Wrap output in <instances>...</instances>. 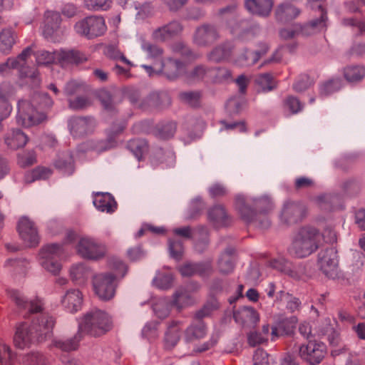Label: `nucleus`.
Returning a JSON list of instances; mask_svg holds the SVG:
<instances>
[{
  "instance_id": "a19ab883",
  "label": "nucleus",
  "mask_w": 365,
  "mask_h": 365,
  "mask_svg": "<svg viewBox=\"0 0 365 365\" xmlns=\"http://www.w3.org/2000/svg\"><path fill=\"white\" fill-rule=\"evenodd\" d=\"M1 365H15L16 355L6 344H0Z\"/></svg>"
},
{
  "instance_id": "6ab92c4d",
  "label": "nucleus",
  "mask_w": 365,
  "mask_h": 365,
  "mask_svg": "<svg viewBox=\"0 0 365 365\" xmlns=\"http://www.w3.org/2000/svg\"><path fill=\"white\" fill-rule=\"evenodd\" d=\"M245 8L252 14L261 16H268L273 6L272 0H245Z\"/></svg>"
},
{
  "instance_id": "9d476101",
  "label": "nucleus",
  "mask_w": 365,
  "mask_h": 365,
  "mask_svg": "<svg viewBox=\"0 0 365 365\" xmlns=\"http://www.w3.org/2000/svg\"><path fill=\"white\" fill-rule=\"evenodd\" d=\"M11 298L20 309L28 310L30 313H41V319H38V321L40 322L38 324L33 322L32 323H30L31 324H35L36 326L39 324H45L46 319H43L42 323V319L46 316L51 317L54 320L53 317L49 316L48 314L42 313L44 304L41 299L36 297L34 299L28 302L25 300L24 297L19 292L16 291H12L11 292Z\"/></svg>"
},
{
  "instance_id": "8fccbe9b",
  "label": "nucleus",
  "mask_w": 365,
  "mask_h": 365,
  "mask_svg": "<svg viewBox=\"0 0 365 365\" xmlns=\"http://www.w3.org/2000/svg\"><path fill=\"white\" fill-rule=\"evenodd\" d=\"M169 248L171 256L176 259H180L183 253L182 242L180 240H170Z\"/></svg>"
},
{
  "instance_id": "aec40b11",
  "label": "nucleus",
  "mask_w": 365,
  "mask_h": 365,
  "mask_svg": "<svg viewBox=\"0 0 365 365\" xmlns=\"http://www.w3.org/2000/svg\"><path fill=\"white\" fill-rule=\"evenodd\" d=\"M61 21V16L58 12L50 11L46 12L43 34L46 38H53L59 29Z\"/></svg>"
},
{
  "instance_id": "f3484780",
  "label": "nucleus",
  "mask_w": 365,
  "mask_h": 365,
  "mask_svg": "<svg viewBox=\"0 0 365 365\" xmlns=\"http://www.w3.org/2000/svg\"><path fill=\"white\" fill-rule=\"evenodd\" d=\"M207 334V327L201 319H195L184 332V338L187 342L200 340Z\"/></svg>"
},
{
  "instance_id": "f704fd0d",
  "label": "nucleus",
  "mask_w": 365,
  "mask_h": 365,
  "mask_svg": "<svg viewBox=\"0 0 365 365\" xmlns=\"http://www.w3.org/2000/svg\"><path fill=\"white\" fill-rule=\"evenodd\" d=\"M219 307L217 300L215 297H212L200 309L195 313L194 319L202 320L203 318L210 317L214 311L219 309Z\"/></svg>"
},
{
  "instance_id": "f8f14e48",
  "label": "nucleus",
  "mask_w": 365,
  "mask_h": 365,
  "mask_svg": "<svg viewBox=\"0 0 365 365\" xmlns=\"http://www.w3.org/2000/svg\"><path fill=\"white\" fill-rule=\"evenodd\" d=\"M20 237L28 247H36L39 243L38 230L34 223L27 217H21L17 226Z\"/></svg>"
},
{
  "instance_id": "0e129e2a",
  "label": "nucleus",
  "mask_w": 365,
  "mask_h": 365,
  "mask_svg": "<svg viewBox=\"0 0 365 365\" xmlns=\"http://www.w3.org/2000/svg\"><path fill=\"white\" fill-rule=\"evenodd\" d=\"M86 272V269L81 264L73 265L70 271L71 276L74 280H78L84 277Z\"/></svg>"
},
{
  "instance_id": "c9c22d12",
  "label": "nucleus",
  "mask_w": 365,
  "mask_h": 365,
  "mask_svg": "<svg viewBox=\"0 0 365 365\" xmlns=\"http://www.w3.org/2000/svg\"><path fill=\"white\" fill-rule=\"evenodd\" d=\"M299 11L291 4H284L279 5L276 11V16L280 21H288L297 17Z\"/></svg>"
},
{
  "instance_id": "bb28decb",
  "label": "nucleus",
  "mask_w": 365,
  "mask_h": 365,
  "mask_svg": "<svg viewBox=\"0 0 365 365\" xmlns=\"http://www.w3.org/2000/svg\"><path fill=\"white\" fill-rule=\"evenodd\" d=\"M95 121L91 118H77L71 123V130L76 135H84L91 132Z\"/></svg>"
},
{
  "instance_id": "412c9836",
  "label": "nucleus",
  "mask_w": 365,
  "mask_h": 365,
  "mask_svg": "<svg viewBox=\"0 0 365 365\" xmlns=\"http://www.w3.org/2000/svg\"><path fill=\"white\" fill-rule=\"evenodd\" d=\"M208 219L216 227L227 226L232 223V218L221 205L215 206L209 210Z\"/></svg>"
},
{
  "instance_id": "69168bd1",
  "label": "nucleus",
  "mask_w": 365,
  "mask_h": 365,
  "mask_svg": "<svg viewBox=\"0 0 365 365\" xmlns=\"http://www.w3.org/2000/svg\"><path fill=\"white\" fill-rule=\"evenodd\" d=\"M33 173L35 175L36 180H39L49 178L51 175V171L50 169L44 167H36L33 170Z\"/></svg>"
},
{
  "instance_id": "9b49d317",
  "label": "nucleus",
  "mask_w": 365,
  "mask_h": 365,
  "mask_svg": "<svg viewBox=\"0 0 365 365\" xmlns=\"http://www.w3.org/2000/svg\"><path fill=\"white\" fill-rule=\"evenodd\" d=\"M78 253L86 259H97L102 257L106 252L105 247L97 243L94 240L82 237L79 240L77 247Z\"/></svg>"
},
{
  "instance_id": "e433bc0d",
  "label": "nucleus",
  "mask_w": 365,
  "mask_h": 365,
  "mask_svg": "<svg viewBox=\"0 0 365 365\" xmlns=\"http://www.w3.org/2000/svg\"><path fill=\"white\" fill-rule=\"evenodd\" d=\"M234 261L235 257L232 250H229L224 252L221 255L218 262V267L220 272L228 274L232 272L234 269Z\"/></svg>"
},
{
  "instance_id": "f03ea898",
  "label": "nucleus",
  "mask_w": 365,
  "mask_h": 365,
  "mask_svg": "<svg viewBox=\"0 0 365 365\" xmlns=\"http://www.w3.org/2000/svg\"><path fill=\"white\" fill-rule=\"evenodd\" d=\"M45 324H31L28 322L21 323L17 328L14 336V346L24 349L35 343H42L50 338L55 320L48 316L43 317Z\"/></svg>"
},
{
  "instance_id": "4c0bfd02",
  "label": "nucleus",
  "mask_w": 365,
  "mask_h": 365,
  "mask_svg": "<svg viewBox=\"0 0 365 365\" xmlns=\"http://www.w3.org/2000/svg\"><path fill=\"white\" fill-rule=\"evenodd\" d=\"M58 51L48 52L45 50H40L34 53L36 56V61L38 65H49L51 63L58 64V58L57 56Z\"/></svg>"
},
{
  "instance_id": "a211bd4d",
  "label": "nucleus",
  "mask_w": 365,
  "mask_h": 365,
  "mask_svg": "<svg viewBox=\"0 0 365 365\" xmlns=\"http://www.w3.org/2000/svg\"><path fill=\"white\" fill-rule=\"evenodd\" d=\"M259 50L254 52L245 51L237 59L238 64L241 66H251L255 65L262 56L267 53L269 48L266 43H259Z\"/></svg>"
},
{
  "instance_id": "09e8293b",
  "label": "nucleus",
  "mask_w": 365,
  "mask_h": 365,
  "mask_svg": "<svg viewBox=\"0 0 365 365\" xmlns=\"http://www.w3.org/2000/svg\"><path fill=\"white\" fill-rule=\"evenodd\" d=\"M312 80L307 74L300 75L294 83L293 88L297 92H302L307 89L312 84Z\"/></svg>"
},
{
  "instance_id": "13d9d810",
  "label": "nucleus",
  "mask_w": 365,
  "mask_h": 365,
  "mask_svg": "<svg viewBox=\"0 0 365 365\" xmlns=\"http://www.w3.org/2000/svg\"><path fill=\"white\" fill-rule=\"evenodd\" d=\"M272 266L284 273L291 271V264L283 258L274 259L272 261Z\"/></svg>"
},
{
  "instance_id": "e2e57ef3",
  "label": "nucleus",
  "mask_w": 365,
  "mask_h": 365,
  "mask_svg": "<svg viewBox=\"0 0 365 365\" xmlns=\"http://www.w3.org/2000/svg\"><path fill=\"white\" fill-rule=\"evenodd\" d=\"M168 26H164L160 27L156 30H155L153 33V38L156 41H163L169 38L173 37L171 34L168 33L166 30Z\"/></svg>"
},
{
  "instance_id": "72a5a7b5",
  "label": "nucleus",
  "mask_w": 365,
  "mask_h": 365,
  "mask_svg": "<svg viewBox=\"0 0 365 365\" xmlns=\"http://www.w3.org/2000/svg\"><path fill=\"white\" fill-rule=\"evenodd\" d=\"M235 207L241 219L247 223L253 222L257 215V213L245 203L243 198H237L236 200Z\"/></svg>"
},
{
  "instance_id": "7ed1b4c3",
  "label": "nucleus",
  "mask_w": 365,
  "mask_h": 365,
  "mask_svg": "<svg viewBox=\"0 0 365 365\" xmlns=\"http://www.w3.org/2000/svg\"><path fill=\"white\" fill-rule=\"evenodd\" d=\"M112 273L96 274L93 279V289L96 294L103 300H109L113 297L116 287V280L123 278L127 272V266L118 259L113 260L110 264Z\"/></svg>"
},
{
  "instance_id": "c756f323",
  "label": "nucleus",
  "mask_w": 365,
  "mask_h": 365,
  "mask_svg": "<svg viewBox=\"0 0 365 365\" xmlns=\"http://www.w3.org/2000/svg\"><path fill=\"white\" fill-rule=\"evenodd\" d=\"M344 77L349 83H358L365 77V66L362 65H349L344 68Z\"/></svg>"
},
{
  "instance_id": "5fc2aeb1",
  "label": "nucleus",
  "mask_w": 365,
  "mask_h": 365,
  "mask_svg": "<svg viewBox=\"0 0 365 365\" xmlns=\"http://www.w3.org/2000/svg\"><path fill=\"white\" fill-rule=\"evenodd\" d=\"M284 105L292 113H296L302 110L301 102L295 97L288 96L284 101Z\"/></svg>"
},
{
  "instance_id": "338daca9",
  "label": "nucleus",
  "mask_w": 365,
  "mask_h": 365,
  "mask_svg": "<svg viewBox=\"0 0 365 365\" xmlns=\"http://www.w3.org/2000/svg\"><path fill=\"white\" fill-rule=\"evenodd\" d=\"M344 22L345 25L356 27L360 34H363L365 32V21H364L350 18L344 19Z\"/></svg>"
},
{
  "instance_id": "49530a36",
  "label": "nucleus",
  "mask_w": 365,
  "mask_h": 365,
  "mask_svg": "<svg viewBox=\"0 0 365 365\" xmlns=\"http://www.w3.org/2000/svg\"><path fill=\"white\" fill-rule=\"evenodd\" d=\"M87 7L95 11H106L111 7L112 0H85Z\"/></svg>"
},
{
  "instance_id": "5701e85b",
  "label": "nucleus",
  "mask_w": 365,
  "mask_h": 365,
  "mask_svg": "<svg viewBox=\"0 0 365 365\" xmlns=\"http://www.w3.org/2000/svg\"><path fill=\"white\" fill-rule=\"evenodd\" d=\"M82 302L81 292L78 289H71L65 294L62 304L70 312L74 313L81 309Z\"/></svg>"
},
{
  "instance_id": "0eeeda50",
  "label": "nucleus",
  "mask_w": 365,
  "mask_h": 365,
  "mask_svg": "<svg viewBox=\"0 0 365 365\" xmlns=\"http://www.w3.org/2000/svg\"><path fill=\"white\" fill-rule=\"evenodd\" d=\"M64 245L48 244L43 246L39 253L43 267L53 274H58L61 269V260L65 255Z\"/></svg>"
},
{
  "instance_id": "c85d7f7f",
  "label": "nucleus",
  "mask_w": 365,
  "mask_h": 365,
  "mask_svg": "<svg viewBox=\"0 0 365 365\" xmlns=\"http://www.w3.org/2000/svg\"><path fill=\"white\" fill-rule=\"evenodd\" d=\"M196 302L194 293L187 289H180L174 295L173 303L178 309L193 305Z\"/></svg>"
},
{
  "instance_id": "39448f33",
  "label": "nucleus",
  "mask_w": 365,
  "mask_h": 365,
  "mask_svg": "<svg viewBox=\"0 0 365 365\" xmlns=\"http://www.w3.org/2000/svg\"><path fill=\"white\" fill-rule=\"evenodd\" d=\"M321 240L322 235L318 230L312 227H304L296 235L289 252L299 258L308 257L319 248Z\"/></svg>"
},
{
  "instance_id": "6e6d98bb",
  "label": "nucleus",
  "mask_w": 365,
  "mask_h": 365,
  "mask_svg": "<svg viewBox=\"0 0 365 365\" xmlns=\"http://www.w3.org/2000/svg\"><path fill=\"white\" fill-rule=\"evenodd\" d=\"M248 343L252 346L265 343L268 338L264 336L262 333L257 331L250 332L248 335Z\"/></svg>"
},
{
  "instance_id": "bf43d9fd",
  "label": "nucleus",
  "mask_w": 365,
  "mask_h": 365,
  "mask_svg": "<svg viewBox=\"0 0 365 365\" xmlns=\"http://www.w3.org/2000/svg\"><path fill=\"white\" fill-rule=\"evenodd\" d=\"M299 33L304 34V29L299 26H295L293 29H284L280 31V36L284 39L294 38Z\"/></svg>"
},
{
  "instance_id": "de8ad7c7",
  "label": "nucleus",
  "mask_w": 365,
  "mask_h": 365,
  "mask_svg": "<svg viewBox=\"0 0 365 365\" xmlns=\"http://www.w3.org/2000/svg\"><path fill=\"white\" fill-rule=\"evenodd\" d=\"M99 99L104 108L108 111H113L115 108L111 94L106 90H102L98 93Z\"/></svg>"
},
{
  "instance_id": "2f4dec72",
  "label": "nucleus",
  "mask_w": 365,
  "mask_h": 365,
  "mask_svg": "<svg viewBox=\"0 0 365 365\" xmlns=\"http://www.w3.org/2000/svg\"><path fill=\"white\" fill-rule=\"evenodd\" d=\"M27 141V136L19 130H12L5 138L6 145L14 150L24 146Z\"/></svg>"
},
{
  "instance_id": "052dcab7",
  "label": "nucleus",
  "mask_w": 365,
  "mask_h": 365,
  "mask_svg": "<svg viewBox=\"0 0 365 365\" xmlns=\"http://www.w3.org/2000/svg\"><path fill=\"white\" fill-rule=\"evenodd\" d=\"M70 107L73 109H83L91 105L90 101L85 97H78L69 102Z\"/></svg>"
},
{
  "instance_id": "ea45409f",
  "label": "nucleus",
  "mask_w": 365,
  "mask_h": 365,
  "mask_svg": "<svg viewBox=\"0 0 365 365\" xmlns=\"http://www.w3.org/2000/svg\"><path fill=\"white\" fill-rule=\"evenodd\" d=\"M232 53L231 47L227 45H222L215 48L210 53L209 58L213 61H221L230 58Z\"/></svg>"
},
{
  "instance_id": "f257e3e1",
  "label": "nucleus",
  "mask_w": 365,
  "mask_h": 365,
  "mask_svg": "<svg viewBox=\"0 0 365 365\" xmlns=\"http://www.w3.org/2000/svg\"><path fill=\"white\" fill-rule=\"evenodd\" d=\"M53 103L52 99L46 93L36 95L31 101H19L18 124L24 127H31L41 123L46 118L44 110L50 108Z\"/></svg>"
},
{
  "instance_id": "37998d69",
  "label": "nucleus",
  "mask_w": 365,
  "mask_h": 365,
  "mask_svg": "<svg viewBox=\"0 0 365 365\" xmlns=\"http://www.w3.org/2000/svg\"><path fill=\"white\" fill-rule=\"evenodd\" d=\"M128 146L138 160H140L148 149L147 143L143 140L138 139L130 140Z\"/></svg>"
},
{
  "instance_id": "ddd939ff",
  "label": "nucleus",
  "mask_w": 365,
  "mask_h": 365,
  "mask_svg": "<svg viewBox=\"0 0 365 365\" xmlns=\"http://www.w3.org/2000/svg\"><path fill=\"white\" fill-rule=\"evenodd\" d=\"M305 206L299 202L288 201L284 205L280 219L287 225H292L301 221L306 215Z\"/></svg>"
},
{
  "instance_id": "680f3d73",
  "label": "nucleus",
  "mask_w": 365,
  "mask_h": 365,
  "mask_svg": "<svg viewBox=\"0 0 365 365\" xmlns=\"http://www.w3.org/2000/svg\"><path fill=\"white\" fill-rule=\"evenodd\" d=\"M213 71L206 69L203 66H197L195 69L189 74L188 78L190 79H202L207 74H212Z\"/></svg>"
},
{
  "instance_id": "2eb2a0df",
  "label": "nucleus",
  "mask_w": 365,
  "mask_h": 365,
  "mask_svg": "<svg viewBox=\"0 0 365 365\" xmlns=\"http://www.w3.org/2000/svg\"><path fill=\"white\" fill-rule=\"evenodd\" d=\"M58 64L61 66H67L71 64H80L88 61V56L84 53L76 50H59L57 52Z\"/></svg>"
},
{
  "instance_id": "dca6fc26",
  "label": "nucleus",
  "mask_w": 365,
  "mask_h": 365,
  "mask_svg": "<svg viewBox=\"0 0 365 365\" xmlns=\"http://www.w3.org/2000/svg\"><path fill=\"white\" fill-rule=\"evenodd\" d=\"M218 38V32L214 26L204 24L199 27L195 35V42L201 46L215 42Z\"/></svg>"
},
{
  "instance_id": "4d7b16f0",
  "label": "nucleus",
  "mask_w": 365,
  "mask_h": 365,
  "mask_svg": "<svg viewBox=\"0 0 365 365\" xmlns=\"http://www.w3.org/2000/svg\"><path fill=\"white\" fill-rule=\"evenodd\" d=\"M340 88V81L337 79L329 81L325 83L322 88L321 93L325 96L336 91Z\"/></svg>"
},
{
  "instance_id": "774afa93",
  "label": "nucleus",
  "mask_w": 365,
  "mask_h": 365,
  "mask_svg": "<svg viewBox=\"0 0 365 365\" xmlns=\"http://www.w3.org/2000/svg\"><path fill=\"white\" fill-rule=\"evenodd\" d=\"M314 182L312 179L307 178V177H301L295 180V187L296 189H302V188H307L313 186Z\"/></svg>"
},
{
  "instance_id": "7c9ffc66",
  "label": "nucleus",
  "mask_w": 365,
  "mask_h": 365,
  "mask_svg": "<svg viewBox=\"0 0 365 365\" xmlns=\"http://www.w3.org/2000/svg\"><path fill=\"white\" fill-rule=\"evenodd\" d=\"M182 327L179 322H173L169 326L165 334V346L166 349H173L179 341Z\"/></svg>"
},
{
  "instance_id": "cd10ccee",
  "label": "nucleus",
  "mask_w": 365,
  "mask_h": 365,
  "mask_svg": "<svg viewBox=\"0 0 365 365\" xmlns=\"http://www.w3.org/2000/svg\"><path fill=\"white\" fill-rule=\"evenodd\" d=\"M82 338V334L78 331L72 338L66 339H53L51 346L66 352L76 351L78 349L79 343Z\"/></svg>"
},
{
  "instance_id": "79ce46f5",
  "label": "nucleus",
  "mask_w": 365,
  "mask_h": 365,
  "mask_svg": "<svg viewBox=\"0 0 365 365\" xmlns=\"http://www.w3.org/2000/svg\"><path fill=\"white\" fill-rule=\"evenodd\" d=\"M180 100L191 107H198L200 104L201 93L198 91L182 92L180 94Z\"/></svg>"
},
{
  "instance_id": "c03bdc74",
  "label": "nucleus",
  "mask_w": 365,
  "mask_h": 365,
  "mask_svg": "<svg viewBox=\"0 0 365 365\" xmlns=\"http://www.w3.org/2000/svg\"><path fill=\"white\" fill-rule=\"evenodd\" d=\"M253 365H273V362L264 350L257 349L253 356Z\"/></svg>"
},
{
  "instance_id": "58836bf2",
  "label": "nucleus",
  "mask_w": 365,
  "mask_h": 365,
  "mask_svg": "<svg viewBox=\"0 0 365 365\" xmlns=\"http://www.w3.org/2000/svg\"><path fill=\"white\" fill-rule=\"evenodd\" d=\"M36 162V153L34 150H25L18 154L17 163L21 168L31 166Z\"/></svg>"
},
{
  "instance_id": "20e7f679",
  "label": "nucleus",
  "mask_w": 365,
  "mask_h": 365,
  "mask_svg": "<svg viewBox=\"0 0 365 365\" xmlns=\"http://www.w3.org/2000/svg\"><path fill=\"white\" fill-rule=\"evenodd\" d=\"M32 53V48L27 47L16 58H9L5 63H0V73L4 75L12 69H18L21 78L26 79L33 86H38L41 82L38 71L26 66L27 59Z\"/></svg>"
},
{
  "instance_id": "1a4fd4ad",
  "label": "nucleus",
  "mask_w": 365,
  "mask_h": 365,
  "mask_svg": "<svg viewBox=\"0 0 365 365\" xmlns=\"http://www.w3.org/2000/svg\"><path fill=\"white\" fill-rule=\"evenodd\" d=\"M327 354V346L316 340H309L299 347L301 358L312 365L319 364Z\"/></svg>"
},
{
  "instance_id": "473e14b6",
  "label": "nucleus",
  "mask_w": 365,
  "mask_h": 365,
  "mask_svg": "<svg viewBox=\"0 0 365 365\" xmlns=\"http://www.w3.org/2000/svg\"><path fill=\"white\" fill-rule=\"evenodd\" d=\"M16 34L10 28L4 29L0 32V50L9 53L15 43Z\"/></svg>"
},
{
  "instance_id": "4468645a",
  "label": "nucleus",
  "mask_w": 365,
  "mask_h": 365,
  "mask_svg": "<svg viewBox=\"0 0 365 365\" xmlns=\"http://www.w3.org/2000/svg\"><path fill=\"white\" fill-rule=\"evenodd\" d=\"M237 323L243 326L255 327L259 321V313L252 307H243L235 310L233 314Z\"/></svg>"
},
{
  "instance_id": "6e6552de",
  "label": "nucleus",
  "mask_w": 365,
  "mask_h": 365,
  "mask_svg": "<svg viewBox=\"0 0 365 365\" xmlns=\"http://www.w3.org/2000/svg\"><path fill=\"white\" fill-rule=\"evenodd\" d=\"M74 29L79 35L88 39H93L104 35L107 26L102 16H90L78 21Z\"/></svg>"
},
{
  "instance_id": "423d86ee",
  "label": "nucleus",
  "mask_w": 365,
  "mask_h": 365,
  "mask_svg": "<svg viewBox=\"0 0 365 365\" xmlns=\"http://www.w3.org/2000/svg\"><path fill=\"white\" fill-rule=\"evenodd\" d=\"M113 328L111 317L105 311L93 309L88 312L79 323V329L94 336L105 334Z\"/></svg>"
},
{
  "instance_id": "a878e982",
  "label": "nucleus",
  "mask_w": 365,
  "mask_h": 365,
  "mask_svg": "<svg viewBox=\"0 0 365 365\" xmlns=\"http://www.w3.org/2000/svg\"><path fill=\"white\" fill-rule=\"evenodd\" d=\"M319 262L321 269L327 274L329 270H334L336 267V252L334 248H327L319 253Z\"/></svg>"
},
{
  "instance_id": "3c124183",
  "label": "nucleus",
  "mask_w": 365,
  "mask_h": 365,
  "mask_svg": "<svg viewBox=\"0 0 365 365\" xmlns=\"http://www.w3.org/2000/svg\"><path fill=\"white\" fill-rule=\"evenodd\" d=\"M258 83L264 89L270 91L275 86L274 79L270 73H264L258 76Z\"/></svg>"
},
{
  "instance_id": "864d4df0",
  "label": "nucleus",
  "mask_w": 365,
  "mask_h": 365,
  "mask_svg": "<svg viewBox=\"0 0 365 365\" xmlns=\"http://www.w3.org/2000/svg\"><path fill=\"white\" fill-rule=\"evenodd\" d=\"M14 93V88L9 83L0 84V101H9L10 97Z\"/></svg>"
},
{
  "instance_id": "393cba45",
  "label": "nucleus",
  "mask_w": 365,
  "mask_h": 365,
  "mask_svg": "<svg viewBox=\"0 0 365 365\" xmlns=\"http://www.w3.org/2000/svg\"><path fill=\"white\" fill-rule=\"evenodd\" d=\"M93 204L98 210L108 213L113 212L117 207V203L113 197L108 193H98L96 195Z\"/></svg>"
},
{
  "instance_id": "b1692460",
  "label": "nucleus",
  "mask_w": 365,
  "mask_h": 365,
  "mask_svg": "<svg viewBox=\"0 0 365 365\" xmlns=\"http://www.w3.org/2000/svg\"><path fill=\"white\" fill-rule=\"evenodd\" d=\"M162 71L168 79L174 80L184 73L185 66L178 61L168 58L162 63Z\"/></svg>"
},
{
  "instance_id": "603ef678",
  "label": "nucleus",
  "mask_w": 365,
  "mask_h": 365,
  "mask_svg": "<svg viewBox=\"0 0 365 365\" xmlns=\"http://www.w3.org/2000/svg\"><path fill=\"white\" fill-rule=\"evenodd\" d=\"M46 358L41 353H31L26 356L28 365H46Z\"/></svg>"
},
{
  "instance_id": "4be33fe9",
  "label": "nucleus",
  "mask_w": 365,
  "mask_h": 365,
  "mask_svg": "<svg viewBox=\"0 0 365 365\" xmlns=\"http://www.w3.org/2000/svg\"><path fill=\"white\" fill-rule=\"evenodd\" d=\"M212 271V265L210 262L192 264L187 263L180 267V272L183 276H192L199 274L202 277L209 275Z\"/></svg>"
},
{
  "instance_id": "a18cd8bd",
  "label": "nucleus",
  "mask_w": 365,
  "mask_h": 365,
  "mask_svg": "<svg viewBox=\"0 0 365 365\" xmlns=\"http://www.w3.org/2000/svg\"><path fill=\"white\" fill-rule=\"evenodd\" d=\"M143 49L146 51L150 58L159 60L162 58L163 50L160 46L149 42L143 44Z\"/></svg>"
}]
</instances>
